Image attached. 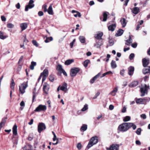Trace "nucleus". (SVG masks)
<instances>
[{
	"label": "nucleus",
	"mask_w": 150,
	"mask_h": 150,
	"mask_svg": "<svg viewBox=\"0 0 150 150\" xmlns=\"http://www.w3.org/2000/svg\"><path fill=\"white\" fill-rule=\"evenodd\" d=\"M132 127L133 130L137 128L136 126L132 122H124L120 125L118 127V130L122 132H126L129 129Z\"/></svg>",
	"instance_id": "obj_1"
},
{
	"label": "nucleus",
	"mask_w": 150,
	"mask_h": 150,
	"mask_svg": "<svg viewBox=\"0 0 150 150\" xmlns=\"http://www.w3.org/2000/svg\"><path fill=\"white\" fill-rule=\"evenodd\" d=\"M98 137L96 136L93 137L91 138L90 141L89 142L87 148L88 149H89L93 145L96 144L98 142Z\"/></svg>",
	"instance_id": "obj_2"
},
{
	"label": "nucleus",
	"mask_w": 150,
	"mask_h": 150,
	"mask_svg": "<svg viewBox=\"0 0 150 150\" xmlns=\"http://www.w3.org/2000/svg\"><path fill=\"white\" fill-rule=\"evenodd\" d=\"M28 86V81H24L20 86H19V90L21 94H23L25 92V89Z\"/></svg>",
	"instance_id": "obj_3"
},
{
	"label": "nucleus",
	"mask_w": 150,
	"mask_h": 150,
	"mask_svg": "<svg viewBox=\"0 0 150 150\" xmlns=\"http://www.w3.org/2000/svg\"><path fill=\"white\" fill-rule=\"evenodd\" d=\"M149 88V86H147L146 84H145L144 86H142L140 88V90L141 93V96H144L146 94H147Z\"/></svg>",
	"instance_id": "obj_4"
},
{
	"label": "nucleus",
	"mask_w": 150,
	"mask_h": 150,
	"mask_svg": "<svg viewBox=\"0 0 150 150\" xmlns=\"http://www.w3.org/2000/svg\"><path fill=\"white\" fill-rule=\"evenodd\" d=\"M80 70L79 68L77 67H74L71 69L70 70V76L72 77H75L80 71Z\"/></svg>",
	"instance_id": "obj_5"
},
{
	"label": "nucleus",
	"mask_w": 150,
	"mask_h": 150,
	"mask_svg": "<svg viewBox=\"0 0 150 150\" xmlns=\"http://www.w3.org/2000/svg\"><path fill=\"white\" fill-rule=\"evenodd\" d=\"M47 107L45 105H40L34 110L35 112H39L41 111H45L46 110Z\"/></svg>",
	"instance_id": "obj_6"
},
{
	"label": "nucleus",
	"mask_w": 150,
	"mask_h": 150,
	"mask_svg": "<svg viewBox=\"0 0 150 150\" xmlns=\"http://www.w3.org/2000/svg\"><path fill=\"white\" fill-rule=\"evenodd\" d=\"M46 128L45 124L42 122H40L39 123L38 125V131L39 133H40L41 132L45 130Z\"/></svg>",
	"instance_id": "obj_7"
},
{
	"label": "nucleus",
	"mask_w": 150,
	"mask_h": 150,
	"mask_svg": "<svg viewBox=\"0 0 150 150\" xmlns=\"http://www.w3.org/2000/svg\"><path fill=\"white\" fill-rule=\"evenodd\" d=\"M119 146V144H112L110 146L109 148L107 149V150H118Z\"/></svg>",
	"instance_id": "obj_8"
},
{
	"label": "nucleus",
	"mask_w": 150,
	"mask_h": 150,
	"mask_svg": "<svg viewBox=\"0 0 150 150\" xmlns=\"http://www.w3.org/2000/svg\"><path fill=\"white\" fill-rule=\"evenodd\" d=\"M67 84L65 82H64L62 84V86H60V89L65 92H66L67 91Z\"/></svg>",
	"instance_id": "obj_9"
},
{
	"label": "nucleus",
	"mask_w": 150,
	"mask_h": 150,
	"mask_svg": "<svg viewBox=\"0 0 150 150\" xmlns=\"http://www.w3.org/2000/svg\"><path fill=\"white\" fill-rule=\"evenodd\" d=\"M142 62L143 66L144 67H146L149 63V60L145 58L142 59Z\"/></svg>",
	"instance_id": "obj_10"
},
{
	"label": "nucleus",
	"mask_w": 150,
	"mask_h": 150,
	"mask_svg": "<svg viewBox=\"0 0 150 150\" xmlns=\"http://www.w3.org/2000/svg\"><path fill=\"white\" fill-rule=\"evenodd\" d=\"M103 33L100 32L94 35V37L97 39L99 40H102V37L103 36Z\"/></svg>",
	"instance_id": "obj_11"
},
{
	"label": "nucleus",
	"mask_w": 150,
	"mask_h": 150,
	"mask_svg": "<svg viewBox=\"0 0 150 150\" xmlns=\"http://www.w3.org/2000/svg\"><path fill=\"white\" fill-rule=\"evenodd\" d=\"M128 74L130 76H132L134 73V68L133 67L130 66L128 68Z\"/></svg>",
	"instance_id": "obj_12"
},
{
	"label": "nucleus",
	"mask_w": 150,
	"mask_h": 150,
	"mask_svg": "<svg viewBox=\"0 0 150 150\" xmlns=\"http://www.w3.org/2000/svg\"><path fill=\"white\" fill-rule=\"evenodd\" d=\"M142 72L144 74L150 73V66H148L146 68H144L143 69Z\"/></svg>",
	"instance_id": "obj_13"
},
{
	"label": "nucleus",
	"mask_w": 150,
	"mask_h": 150,
	"mask_svg": "<svg viewBox=\"0 0 150 150\" xmlns=\"http://www.w3.org/2000/svg\"><path fill=\"white\" fill-rule=\"evenodd\" d=\"M49 89V85L47 83H45L43 85V90L45 93L47 94Z\"/></svg>",
	"instance_id": "obj_14"
},
{
	"label": "nucleus",
	"mask_w": 150,
	"mask_h": 150,
	"mask_svg": "<svg viewBox=\"0 0 150 150\" xmlns=\"http://www.w3.org/2000/svg\"><path fill=\"white\" fill-rule=\"evenodd\" d=\"M96 43L95 44V46L97 48H100L101 46L103 44V42L102 40H99L98 41H96Z\"/></svg>",
	"instance_id": "obj_15"
},
{
	"label": "nucleus",
	"mask_w": 150,
	"mask_h": 150,
	"mask_svg": "<svg viewBox=\"0 0 150 150\" xmlns=\"http://www.w3.org/2000/svg\"><path fill=\"white\" fill-rule=\"evenodd\" d=\"M116 25L115 24H112V25H109L108 27V30L112 31H114Z\"/></svg>",
	"instance_id": "obj_16"
},
{
	"label": "nucleus",
	"mask_w": 150,
	"mask_h": 150,
	"mask_svg": "<svg viewBox=\"0 0 150 150\" xmlns=\"http://www.w3.org/2000/svg\"><path fill=\"white\" fill-rule=\"evenodd\" d=\"M49 74L48 71L47 69H45L43 72L41 73L42 76L47 77Z\"/></svg>",
	"instance_id": "obj_17"
},
{
	"label": "nucleus",
	"mask_w": 150,
	"mask_h": 150,
	"mask_svg": "<svg viewBox=\"0 0 150 150\" xmlns=\"http://www.w3.org/2000/svg\"><path fill=\"white\" fill-rule=\"evenodd\" d=\"M100 73H98L93 78L90 80V83H93L100 76Z\"/></svg>",
	"instance_id": "obj_18"
},
{
	"label": "nucleus",
	"mask_w": 150,
	"mask_h": 150,
	"mask_svg": "<svg viewBox=\"0 0 150 150\" xmlns=\"http://www.w3.org/2000/svg\"><path fill=\"white\" fill-rule=\"evenodd\" d=\"M139 11V9L137 7H135L132 10V12L133 13L137 14H138Z\"/></svg>",
	"instance_id": "obj_19"
},
{
	"label": "nucleus",
	"mask_w": 150,
	"mask_h": 150,
	"mask_svg": "<svg viewBox=\"0 0 150 150\" xmlns=\"http://www.w3.org/2000/svg\"><path fill=\"white\" fill-rule=\"evenodd\" d=\"M32 146L30 144H27L25 145L23 148V150H31Z\"/></svg>",
	"instance_id": "obj_20"
},
{
	"label": "nucleus",
	"mask_w": 150,
	"mask_h": 150,
	"mask_svg": "<svg viewBox=\"0 0 150 150\" xmlns=\"http://www.w3.org/2000/svg\"><path fill=\"white\" fill-rule=\"evenodd\" d=\"M17 127L16 125H15L13 127L12 130L13 134L15 135H16L17 134Z\"/></svg>",
	"instance_id": "obj_21"
},
{
	"label": "nucleus",
	"mask_w": 150,
	"mask_h": 150,
	"mask_svg": "<svg viewBox=\"0 0 150 150\" xmlns=\"http://www.w3.org/2000/svg\"><path fill=\"white\" fill-rule=\"evenodd\" d=\"M20 27L21 28V30L23 31L25 30L27 27V24L26 23H23L21 24Z\"/></svg>",
	"instance_id": "obj_22"
},
{
	"label": "nucleus",
	"mask_w": 150,
	"mask_h": 150,
	"mask_svg": "<svg viewBox=\"0 0 150 150\" xmlns=\"http://www.w3.org/2000/svg\"><path fill=\"white\" fill-rule=\"evenodd\" d=\"M118 91V88L117 87H115L113 90H112L110 93V94L112 95V96H115L116 95V92Z\"/></svg>",
	"instance_id": "obj_23"
},
{
	"label": "nucleus",
	"mask_w": 150,
	"mask_h": 150,
	"mask_svg": "<svg viewBox=\"0 0 150 150\" xmlns=\"http://www.w3.org/2000/svg\"><path fill=\"white\" fill-rule=\"evenodd\" d=\"M123 30L120 29L118 30L117 33L115 34V35L117 36H120L123 34Z\"/></svg>",
	"instance_id": "obj_24"
},
{
	"label": "nucleus",
	"mask_w": 150,
	"mask_h": 150,
	"mask_svg": "<svg viewBox=\"0 0 150 150\" xmlns=\"http://www.w3.org/2000/svg\"><path fill=\"white\" fill-rule=\"evenodd\" d=\"M146 98H138L136 100V103L137 104H142L144 100H146Z\"/></svg>",
	"instance_id": "obj_25"
},
{
	"label": "nucleus",
	"mask_w": 150,
	"mask_h": 150,
	"mask_svg": "<svg viewBox=\"0 0 150 150\" xmlns=\"http://www.w3.org/2000/svg\"><path fill=\"white\" fill-rule=\"evenodd\" d=\"M57 70L61 73L64 69L62 68V66L60 64H58L56 68Z\"/></svg>",
	"instance_id": "obj_26"
},
{
	"label": "nucleus",
	"mask_w": 150,
	"mask_h": 150,
	"mask_svg": "<svg viewBox=\"0 0 150 150\" xmlns=\"http://www.w3.org/2000/svg\"><path fill=\"white\" fill-rule=\"evenodd\" d=\"M74 61L73 59H69L67 60L65 62V64L66 65H69L73 62Z\"/></svg>",
	"instance_id": "obj_27"
},
{
	"label": "nucleus",
	"mask_w": 150,
	"mask_h": 150,
	"mask_svg": "<svg viewBox=\"0 0 150 150\" xmlns=\"http://www.w3.org/2000/svg\"><path fill=\"white\" fill-rule=\"evenodd\" d=\"M123 27H124L126 25L127 23L126 22V20L124 18H122L120 21Z\"/></svg>",
	"instance_id": "obj_28"
},
{
	"label": "nucleus",
	"mask_w": 150,
	"mask_h": 150,
	"mask_svg": "<svg viewBox=\"0 0 150 150\" xmlns=\"http://www.w3.org/2000/svg\"><path fill=\"white\" fill-rule=\"evenodd\" d=\"M48 13L50 15H52L53 14V10L52 8V5H51L48 8V10H47V11Z\"/></svg>",
	"instance_id": "obj_29"
},
{
	"label": "nucleus",
	"mask_w": 150,
	"mask_h": 150,
	"mask_svg": "<svg viewBox=\"0 0 150 150\" xmlns=\"http://www.w3.org/2000/svg\"><path fill=\"white\" fill-rule=\"evenodd\" d=\"M111 67L112 69H115L117 67V65L115 61L112 60L111 63Z\"/></svg>",
	"instance_id": "obj_30"
},
{
	"label": "nucleus",
	"mask_w": 150,
	"mask_h": 150,
	"mask_svg": "<svg viewBox=\"0 0 150 150\" xmlns=\"http://www.w3.org/2000/svg\"><path fill=\"white\" fill-rule=\"evenodd\" d=\"M126 41V42L125 43V44L127 45H130V43H132V40L130 35L129 36V39L127 40Z\"/></svg>",
	"instance_id": "obj_31"
},
{
	"label": "nucleus",
	"mask_w": 150,
	"mask_h": 150,
	"mask_svg": "<svg viewBox=\"0 0 150 150\" xmlns=\"http://www.w3.org/2000/svg\"><path fill=\"white\" fill-rule=\"evenodd\" d=\"M34 1L33 0H30L29 2V4L28 5L29 6V8H31L34 6V4H33Z\"/></svg>",
	"instance_id": "obj_32"
},
{
	"label": "nucleus",
	"mask_w": 150,
	"mask_h": 150,
	"mask_svg": "<svg viewBox=\"0 0 150 150\" xmlns=\"http://www.w3.org/2000/svg\"><path fill=\"white\" fill-rule=\"evenodd\" d=\"M36 65V63L35 62L32 61L31 62V65L30 66V69L33 70L34 69V67Z\"/></svg>",
	"instance_id": "obj_33"
},
{
	"label": "nucleus",
	"mask_w": 150,
	"mask_h": 150,
	"mask_svg": "<svg viewBox=\"0 0 150 150\" xmlns=\"http://www.w3.org/2000/svg\"><path fill=\"white\" fill-rule=\"evenodd\" d=\"M15 85V82L14 81L13 79H12L11 81V83L10 84V88L12 90H14V86Z\"/></svg>",
	"instance_id": "obj_34"
},
{
	"label": "nucleus",
	"mask_w": 150,
	"mask_h": 150,
	"mask_svg": "<svg viewBox=\"0 0 150 150\" xmlns=\"http://www.w3.org/2000/svg\"><path fill=\"white\" fill-rule=\"evenodd\" d=\"M79 39L80 42L82 43H84L85 42V38L83 36H80L79 37Z\"/></svg>",
	"instance_id": "obj_35"
},
{
	"label": "nucleus",
	"mask_w": 150,
	"mask_h": 150,
	"mask_svg": "<svg viewBox=\"0 0 150 150\" xmlns=\"http://www.w3.org/2000/svg\"><path fill=\"white\" fill-rule=\"evenodd\" d=\"M131 117L129 116H126L123 117V120L124 122H126L129 121L130 120Z\"/></svg>",
	"instance_id": "obj_36"
},
{
	"label": "nucleus",
	"mask_w": 150,
	"mask_h": 150,
	"mask_svg": "<svg viewBox=\"0 0 150 150\" xmlns=\"http://www.w3.org/2000/svg\"><path fill=\"white\" fill-rule=\"evenodd\" d=\"M108 15L106 12H104L103 13V21H105L107 19Z\"/></svg>",
	"instance_id": "obj_37"
},
{
	"label": "nucleus",
	"mask_w": 150,
	"mask_h": 150,
	"mask_svg": "<svg viewBox=\"0 0 150 150\" xmlns=\"http://www.w3.org/2000/svg\"><path fill=\"white\" fill-rule=\"evenodd\" d=\"M36 88H35L33 90V99H32V102H33L34 101V99L35 98V96L37 95V94L35 93Z\"/></svg>",
	"instance_id": "obj_38"
},
{
	"label": "nucleus",
	"mask_w": 150,
	"mask_h": 150,
	"mask_svg": "<svg viewBox=\"0 0 150 150\" xmlns=\"http://www.w3.org/2000/svg\"><path fill=\"white\" fill-rule=\"evenodd\" d=\"M87 128V125L86 124H83L81 126V129L82 130L85 131Z\"/></svg>",
	"instance_id": "obj_39"
},
{
	"label": "nucleus",
	"mask_w": 150,
	"mask_h": 150,
	"mask_svg": "<svg viewBox=\"0 0 150 150\" xmlns=\"http://www.w3.org/2000/svg\"><path fill=\"white\" fill-rule=\"evenodd\" d=\"M53 40V38L52 37H47L46 40H45V42L46 43H47L50 41H52Z\"/></svg>",
	"instance_id": "obj_40"
},
{
	"label": "nucleus",
	"mask_w": 150,
	"mask_h": 150,
	"mask_svg": "<svg viewBox=\"0 0 150 150\" xmlns=\"http://www.w3.org/2000/svg\"><path fill=\"white\" fill-rule=\"evenodd\" d=\"M138 82L137 81H133L131 85V87H134L137 86L138 84Z\"/></svg>",
	"instance_id": "obj_41"
},
{
	"label": "nucleus",
	"mask_w": 150,
	"mask_h": 150,
	"mask_svg": "<svg viewBox=\"0 0 150 150\" xmlns=\"http://www.w3.org/2000/svg\"><path fill=\"white\" fill-rule=\"evenodd\" d=\"M90 61L88 59L86 60L83 63V65L85 67H86L88 66V64L90 62Z\"/></svg>",
	"instance_id": "obj_42"
},
{
	"label": "nucleus",
	"mask_w": 150,
	"mask_h": 150,
	"mask_svg": "<svg viewBox=\"0 0 150 150\" xmlns=\"http://www.w3.org/2000/svg\"><path fill=\"white\" fill-rule=\"evenodd\" d=\"M7 37V36L4 35L3 33L1 32H0V38L2 39H4Z\"/></svg>",
	"instance_id": "obj_43"
},
{
	"label": "nucleus",
	"mask_w": 150,
	"mask_h": 150,
	"mask_svg": "<svg viewBox=\"0 0 150 150\" xmlns=\"http://www.w3.org/2000/svg\"><path fill=\"white\" fill-rule=\"evenodd\" d=\"M49 79L51 82H53L54 80V76L53 75H51L49 76Z\"/></svg>",
	"instance_id": "obj_44"
},
{
	"label": "nucleus",
	"mask_w": 150,
	"mask_h": 150,
	"mask_svg": "<svg viewBox=\"0 0 150 150\" xmlns=\"http://www.w3.org/2000/svg\"><path fill=\"white\" fill-rule=\"evenodd\" d=\"M88 109V105L87 104H85L83 107L82 109L81 110L83 111H84L87 110Z\"/></svg>",
	"instance_id": "obj_45"
},
{
	"label": "nucleus",
	"mask_w": 150,
	"mask_h": 150,
	"mask_svg": "<svg viewBox=\"0 0 150 150\" xmlns=\"http://www.w3.org/2000/svg\"><path fill=\"white\" fill-rule=\"evenodd\" d=\"M7 117H4L2 119L1 122L4 125H5V123L6 121Z\"/></svg>",
	"instance_id": "obj_46"
},
{
	"label": "nucleus",
	"mask_w": 150,
	"mask_h": 150,
	"mask_svg": "<svg viewBox=\"0 0 150 150\" xmlns=\"http://www.w3.org/2000/svg\"><path fill=\"white\" fill-rule=\"evenodd\" d=\"M71 13H78V16L79 17H80L81 16V13L78 11H76L74 10H72L71 11Z\"/></svg>",
	"instance_id": "obj_47"
},
{
	"label": "nucleus",
	"mask_w": 150,
	"mask_h": 150,
	"mask_svg": "<svg viewBox=\"0 0 150 150\" xmlns=\"http://www.w3.org/2000/svg\"><path fill=\"white\" fill-rule=\"evenodd\" d=\"M141 129L140 128H138L136 131V133L138 135L141 134Z\"/></svg>",
	"instance_id": "obj_48"
},
{
	"label": "nucleus",
	"mask_w": 150,
	"mask_h": 150,
	"mask_svg": "<svg viewBox=\"0 0 150 150\" xmlns=\"http://www.w3.org/2000/svg\"><path fill=\"white\" fill-rule=\"evenodd\" d=\"M32 42L33 44L36 47H38V44L37 42L35 40H33L32 41Z\"/></svg>",
	"instance_id": "obj_49"
},
{
	"label": "nucleus",
	"mask_w": 150,
	"mask_h": 150,
	"mask_svg": "<svg viewBox=\"0 0 150 150\" xmlns=\"http://www.w3.org/2000/svg\"><path fill=\"white\" fill-rule=\"evenodd\" d=\"M42 8L44 12H46L47 11V6L45 4L43 5Z\"/></svg>",
	"instance_id": "obj_50"
},
{
	"label": "nucleus",
	"mask_w": 150,
	"mask_h": 150,
	"mask_svg": "<svg viewBox=\"0 0 150 150\" xmlns=\"http://www.w3.org/2000/svg\"><path fill=\"white\" fill-rule=\"evenodd\" d=\"M111 73H112V72H111V71H109L108 72H105V73L103 74L102 75V76L101 77V78L103 77H104V76H106V75H107V74H111Z\"/></svg>",
	"instance_id": "obj_51"
},
{
	"label": "nucleus",
	"mask_w": 150,
	"mask_h": 150,
	"mask_svg": "<svg viewBox=\"0 0 150 150\" xmlns=\"http://www.w3.org/2000/svg\"><path fill=\"white\" fill-rule=\"evenodd\" d=\"M7 27L8 28H12L14 27V25L11 23H9L7 25Z\"/></svg>",
	"instance_id": "obj_52"
},
{
	"label": "nucleus",
	"mask_w": 150,
	"mask_h": 150,
	"mask_svg": "<svg viewBox=\"0 0 150 150\" xmlns=\"http://www.w3.org/2000/svg\"><path fill=\"white\" fill-rule=\"evenodd\" d=\"M134 57V53H132L129 56V59L130 60H132L133 59Z\"/></svg>",
	"instance_id": "obj_53"
},
{
	"label": "nucleus",
	"mask_w": 150,
	"mask_h": 150,
	"mask_svg": "<svg viewBox=\"0 0 150 150\" xmlns=\"http://www.w3.org/2000/svg\"><path fill=\"white\" fill-rule=\"evenodd\" d=\"M109 42L110 44V46H112L114 44V41L113 40L110 39H109Z\"/></svg>",
	"instance_id": "obj_54"
},
{
	"label": "nucleus",
	"mask_w": 150,
	"mask_h": 150,
	"mask_svg": "<svg viewBox=\"0 0 150 150\" xmlns=\"http://www.w3.org/2000/svg\"><path fill=\"white\" fill-rule=\"evenodd\" d=\"M52 132L54 135V137L53 139V141H54L55 140H56V139H57V138L56 136L55 133L53 131H52Z\"/></svg>",
	"instance_id": "obj_55"
},
{
	"label": "nucleus",
	"mask_w": 150,
	"mask_h": 150,
	"mask_svg": "<svg viewBox=\"0 0 150 150\" xmlns=\"http://www.w3.org/2000/svg\"><path fill=\"white\" fill-rule=\"evenodd\" d=\"M129 1V0H120L121 1H124L125 3L124 5L125 6H127V5Z\"/></svg>",
	"instance_id": "obj_56"
},
{
	"label": "nucleus",
	"mask_w": 150,
	"mask_h": 150,
	"mask_svg": "<svg viewBox=\"0 0 150 150\" xmlns=\"http://www.w3.org/2000/svg\"><path fill=\"white\" fill-rule=\"evenodd\" d=\"M77 147L79 150H80L81 147V143H79L77 145Z\"/></svg>",
	"instance_id": "obj_57"
},
{
	"label": "nucleus",
	"mask_w": 150,
	"mask_h": 150,
	"mask_svg": "<svg viewBox=\"0 0 150 150\" xmlns=\"http://www.w3.org/2000/svg\"><path fill=\"white\" fill-rule=\"evenodd\" d=\"M132 46L134 48H135L137 47V43L135 42L132 44Z\"/></svg>",
	"instance_id": "obj_58"
},
{
	"label": "nucleus",
	"mask_w": 150,
	"mask_h": 150,
	"mask_svg": "<svg viewBox=\"0 0 150 150\" xmlns=\"http://www.w3.org/2000/svg\"><path fill=\"white\" fill-rule=\"evenodd\" d=\"M140 117L144 119H145L146 118V116L145 114H142L141 115H140Z\"/></svg>",
	"instance_id": "obj_59"
},
{
	"label": "nucleus",
	"mask_w": 150,
	"mask_h": 150,
	"mask_svg": "<svg viewBox=\"0 0 150 150\" xmlns=\"http://www.w3.org/2000/svg\"><path fill=\"white\" fill-rule=\"evenodd\" d=\"M100 92H98L97 93L95 96L93 97V99H96L97 98V97L100 95Z\"/></svg>",
	"instance_id": "obj_60"
},
{
	"label": "nucleus",
	"mask_w": 150,
	"mask_h": 150,
	"mask_svg": "<svg viewBox=\"0 0 150 150\" xmlns=\"http://www.w3.org/2000/svg\"><path fill=\"white\" fill-rule=\"evenodd\" d=\"M12 142L13 143V144H15L16 145H17L18 144V140L16 139L14 141V139H13V138H12Z\"/></svg>",
	"instance_id": "obj_61"
},
{
	"label": "nucleus",
	"mask_w": 150,
	"mask_h": 150,
	"mask_svg": "<svg viewBox=\"0 0 150 150\" xmlns=\"http://www.w3.org/2000/svg\"><path fill=\"white\" fill-rule=\"evenodd\" d=\"M38 14L39 16H41L43 15L44 13L42 11H40L38 12Z\"/></svg>",
	"instance_id": "obj_62"
},
{
	"label": "nucleus",
	"mask_w": 150,
	"mask_h": 150,
	"mask_svg": "<svg viewBox=\"0 0 150 150\" xmlns=\"http://www.w3.org/2000/svg\"><path fill=\"white\" fill-rule=\"evenodd\" d=\"M16 7L17 9H19L20 8V5L19 3H18L16 4Z\"/></svg>",
	"instance_id": "obj_63"
},
{
	"label": "nucleus",
	"mask_w": 150,
	"mask_h": 150,
	"mask_svg": "<svg viewBox=\"0 0 150 150\" xmlns=\"http://www.w3.org/2000/svg\"><path fill=\"white\" fill-rule=\"evenodd\" d=\"M135 143L136 144L138 145H140L141 144V143L138 140H136Z\"/></svg>",
	"instance_id": "obj_64"
}]
</instances>
